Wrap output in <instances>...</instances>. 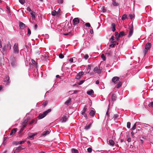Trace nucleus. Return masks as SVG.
I'll use <instances>...</instances> for the list:
<instances>
[{
  "instance_id": "nucleus-1",
  "label": "nucleus",
  "mask_w": 153,
  "mask_h": 153,
  "mask_svg": "<svg viewBox=\"0 0 153 153\" xmlns=\"http://www.w3.org/2000/svg\"><path fill=\"white\" fill-rule=\"evenodd\" d=\"M11 47V45L10 42H9L7 44L5 45L4 47L2 48L1 52L3 55L6 54L7 52L10 50Z\"/></svg>"
},
{
  "instance_id": "nucleus-2",
  "label": "nucleus",
  "mask_w": 153,
  "mask_h": 153,
  "mask_svg": "<svg viewBox=\"0 0 153 153\" xmlns=\"http://www.w3.org/2000/svg\"><path fill=\"white\" fill-rule=\"evenodd\" d=\"M13 53L16 56L19 54V44L17 43H14L13 47Z\"/></svg>"
},
{
  "instance_id": "nucleus-3",
  "label": "nucleus",
  "mask_w": 153,
  "mask_h": 153,
  "mask_svg": "<svg viewBox=\"0 0 153 153\" xmlns=\"http://www.w3.org/2000/svg\"><path fill=\"white\" fill-rule=\"evenodd\" d=\"M10 64L11 66L13 68H15L16 66L17 63L16 58L14 56L12 55L10 57Z\"/></svg>"
},
{
  "instance_id": "nucleus-4",
  "label": "nucleus",
  "mask_w": 153,
  "mask_h": 153,
  "mask_svg": "<svg viewBox=\"0 0 153 153\" xmlns=\"http://www.w3.org/2000/svg\"><path fill=\"white\" fill-rule=\"evenodd\" d=\"M51 111V109H49L46 111L44 112L43 114H40L38 116V118L39 119H42L47 114Z\"/></svg>"
},
{
  "instance_id": "nucleus-5",
  "label": "nucleus",
  "mask_w": 153,
  "mask_h": 153,
  "mask_svg": "<svg viewBox=\"0 0 153 153\" xmlns=\"http://www.w3.org/2000/svg\"><path fill=\"white\" fill-rule=\"evenodd\" d=\"M102 68H101L100 66H96L94 68V71L96 73H97L98 74H100L101 73L102 70Z\"/></svg>"
},
{
  "instance_id": "nucleus-6",
  "label": "nucleus",
  "mask_w": 153,
  "mask_h": 153,
  "mask_svg": "<svg viewBox=\"0 0 153 153\" xmlns=\"http://www.w3.org/2000/svg\"><path fill=\"white\" fill-rule=\"evenodd\" d=\"M151 44L150 43H147L146 45V47L145 50V54H146L148 51V50L150 49L151 47Z\"/></svg>"
},
{
  "instance_id": "nucleus-7",
  "label": "nucleus",
  "mask_w": 153,
  "mask_h": 153,
  "mask_svg": "<svg viewBox=\"0 0 153 153\" xmlns=\"http://www.w3.org/2000/svg\"><path fill=\"white\" fill-rule=\"evenodd\" d=\"M129 32L128 35V37H131L132 35L133 32V25L132 24L130 27H129Z\"/></svg>"
},
{
  "instance_id": "nucleus-8",
  "label": "nucleus",
  "mask_w": 153,
  "mask_h": 153,
  "mask_svg": "<svg viewBox=\"0 0 153 153\" xmlns=\"http://www.w3.org/2000/svg\"><path fill=\"white\" fill-rule=\"evenodd\" d=\"M9 77L8 76H6L4 79L3 82H4V84H6V85H8L10 83L9 81Z\"/></svg>"
},
{
  "instance_id": "nucleus-9",
  "label": "nucleus",
  "mask_w": 153,
  "mask_h": 153,
  "mask_svg": "<svg viewBox=\"0 0 153 153\" xmlns=\"http://www.w3.org/2000/svg\"><path fill=\"white\" fill-rule=\"evenodd\" d=\"M84 74V72L83 71H81L79 72L76 76V79H79L81 76Z\"/></svg>"
},
{
  "instance_id": "nucleus-10",
  "label": "nucleus",
  "mask_w": 153,
  "mask_h": 153,
  "mask_svg": "<svg viewBox=\"0 0 153 153\" xmlns=\"http://www.w3.org/2000/svg\"><path fill=\"white\" fill-rule=\"evenodd\" d=\"M73 25H75L79 23V20L78 18H75L73 19Z\"/></svg>"
},
{
  "instance_id": "nucleus-11",
  "label": "nucleus",
  "mask_w": 153,
  "mask_h": 153,
  "mask_svg": "<svg viewBox=\"0 0 153 153\" xmlns=\"http://www.w3.org/2000/svg\"><path fill=\"white\" fill-rule=\"evenodd\" d=\"M120 78L117 76L114 77L112 79V81L114 83H116L117 82L119 81Z\"/></svg>"
},
{
  "instance_id": "nucleus-12",
  "label": "nucleus",
  "mask_w": 153,
  "mask_h": 153,
  "mask_svg": "<svg viewBox=\"0 0 153 153\" xmlns=\"http://www.w3.org/2000/svg\"><path fill=\"white\" fill-rule=\"evenodd\" d=\"M37 134V133H31L30 135L28 136V138H30L31 140H33L34 139V137Z\"/></svg>"
},
{
  "instance_id": "nucleus-13",
  "label": "nucleus",
  "mask_w": 153,
  "mask_h": 153,
  "mask_svg": "<svg viewBox=\"0 0 153 153\" xmlns=\"http://www.w3.org/2000/svg\"><path fill=\"white\" fill-rule=\"evenodd\" d=\"M19 25L21 29H24L25 28V25L23 22H19Z\"/></svg>"
},
{
  "instance_id": "nucleus-14",
  "label": "nucleus",
  "mask_w": 153,
  "mask_h": 153,
  "mask_svg": "<svg viewBox=\"0 0 153 153\" xmlns=\"http://www.w3.org/2000/svg\"><path fill=\"white\" fill-rule=\"evenodd\" d=\"M50 131L49 130L44 131L41 134V136H45L50 133Z\"/></svg>"
},
{
  "instance_id": "nucleus-15",
  "label": "nucleus",
  "mask_w": 153,
  "mask_h": 153,
  "mask_svg": "<svg viewBox=\"0 0 153 153\" xmlns=\"http://www.w3.org/2000/svg\"><path fill=\"white\" fill-rule=\"evenodd\" d=\"M112 4L113 6H118L119 5V4L115 0H112Z\"/></svg>"
},
{
  "instance_id": "nucleus-16",
  "label": "nucleus",
  "mask_w": 153,
  "mask_h": 153,
  "mask_svg": "<svg viewBox=\"0 0 153 153\" xmlns=\"http://www.w3.org/2000/svg\"><path fill=\"white\" fill-rule=\"evenodd\" d=\"M71 101V98H69L68 100H67L65 103V104L67 105H69Z\"/></svg>"
},
{
  "instance_id": "nucleus-17",
  "label": "nucleus",
  "mask_w": 153,
  "mask_h": 153,
  "mask_svg": "<svg viewBox=\"0 0 153 153\" xmlns=\"http://www.w3.org/2000/svg\"><path fill=\"white\" fill-rule=\"evenodd\" d=\"M30 14L31 15L33 19H34L35 18L36 13L33 11L32 10L30 12Z\"/></svg>"
},
{
  "instance_id": "nucleus-18",
  "label": "nucleus",
  "mask_w": 153,
  "mask_h": 153,
  "mask_svg": "<svg viewBox=\"0 0 153 153\" xmlns=\"http://www.w3.org/2000/svg\"><path fill=\"white\" fill-rule=\"evenodd\" d=\"M95 111L94 110H91L90 113L89 115L91 117H93L95 114Z\"/></svg>"
},
{
  "instance_id": "nucleus-19",
  "label": "nucleus",
  "mask_w": 153,
  "mask_h": 153,
  "mask_svg": "<svg viewBox=\"0 0 153 153\" xmlns=\"http://www.w3.org/2000/svg\"><path fill=\"white\" fill-rule=\"evenodd\" d=\"M114 38V36H111V38L110 39V41L111 43H114L115 42V41Z\"/></svg>"
},
{
  "instance_id": "nucleus-20",
  "label": "nucleus",
  "mask_w": 153,
  "mask_h": 153,
  "mask_svg": "<svg viewBox=\"0 0 153 153\" xmlns=\"http://www.w3.org/2000/svg\"><path fill=\"white\" fill-rule=\"evenodd\" d=\"M17 130V128H15L12 130L10 134V135H12L13 134H15L16 131Z\"/></svg>"
},
{
  "instance_id": "nucleus-21",
  "label": "nucleus",
  "mask_w": 153,
  "mask_h": 153,
  "mask_svg": "<svg viewBox=\"0 0 153 153\" xmlns=\"http://www.w3.org/2000/svg\"><path fill=\"white\" fill-rule=\"evenodd\" d=\"M22 149H23V148H22L21 146H19L16 149V150L14 151V153H15L16 152H19Z\"/></svg>"
},
{
  "instance_id": "nucleus-22",
  "label": "nucleus",
  "mask_w": 153,
  "mask_h": 153,
  "mask_svg": "<svg viewBox=\"0 0 153 153\" xmlns=\"http://www.w3.org/2000/svg\"><path fill=\"white\" fill-rule=\"evenodd\" d=\"M68 118L66 116H64L62 119H61V120L62 121L65 122L66 121H67V120Z\"/></svg>"
},
{
  "instance_id": "nucleus-23",
  "label": "nucleus",
  "mask_w": 153,
  "mask_h": 153,
  "mask_svg": "<svg viewBox=\"0 0 153 153\" xmlns=\"http://www.w3.org/2000/svg\"><path fill=\"white\" fill-rule=\"evenodd\" d=\"M111 26L112 27V31L113 32L115 30V25L114 23H112L111 24Z\"/></svg>"
},
{
  "instance_id": "nucleus-24",
  "label": "nucleus",
  "mask_w": 153,
  "mask_h": 153,
  "mask_svg": "<svg viewBox=\"0 0 153 153\" xmlns=\"http://www.w3.org/2000/svg\"><path fill=\"white\" fill-rule=\"evenodd\" d=\"M109 107L108 106V109H107V111L106 114L105 116V118H106L107 117V119H108V117L109 116V114L108 113V112L109 111Z\"/></svg>"
},
{
  "instance_id": "nucleus-25",
  "label": "nucleus",
  "mask_w": 153,
  "mask_h": 153,
  "mask_svg": "<svg viewBox=\"0 0 153 153\" xmlns=\"http://www.w3.org/2000/svg\"><path fill=\"white\" fill-rule=\"evenodd\" d=\"M108 142L109 144L111 146H113L114 144V141L111 139L109 140Z\"/></svg>"
},
{
  "instance_id": "nucleus-26",
  "label": "nucleus",
  "mask_w": 153,
  "mask_h": 153,
  "mask_svg": "<svg viewBox=\"0 0 153 153\" xmlns=\"http://www.w3.org/2000/svg\"><path fill=\"white\" fill-rule=\"evenodd\" d=\"M94 93V91L92 90H91L87 91V93L89 95H91Z\"/></svg>"
},
{
  "instance_id": "nucleus-27",
  "label": "nucleus",
  "mask_w": 153,
  "mask_h": 153,
  "mask_svg": "<svg viewBox=\"0 0 153 153\" xmlns=\"http://www.w3.org/2000/svg\"><path fill=\"white\" fill-rule=\"evenodd\" d=\"M57 14V12L55 10H53L51 12V14L53 16H55Z\"/></svg>"
},
{
  "instance_id": "nucleus-28",
  "label": "nucleus",
  "mask_w": 153,
  "mask_h": 153,
  "mask_svg": "<svg viewBox=\"0 0 153 153\" xmlns=\"http://www.w3.org/2000/svg\"><path fill=\"white\" fill-rule=\"evenodd\" d=\"M91 124H90L86 126L85 128V129L86 130L89 129L91 127Z\"/></svg>"
},
{
  "instance_id": "nucleus-29",
  "label": "nucleus",
  "mask_w": 153,
  "mask_h": 153,
  "mask_svg": "<svg viewBox=\"0 0 153 153\" xmlns=\"http://www.w3.org/2000/svg\"><path fill=\"white\" fill-rule=\"evenodd\" d=\"M71 152L72 153H78V151L77 150L74 149H71Z\"/></svg>"
},
{
  "instance_id": "nucleus-30",
  "label": "nucleus",
  "mask_w": 153,
  "mask_h": 153,
  "mask_svg": "<svg viewBox=\"0 0 153 153\" xmlns=\"http://www.w3.org/2000/svg\"><path fill=\"white\" fill-rule=\"evenodd\" d=\"M127 15L126 14H123L122 17V19L123 21L125 20L126 18H127Z\"/></svg>"
},
{
  "instance_id": "nucleus-31",
  "label": "nucleus",
  "mask_w": 153,
  "mask_h": 153,
  "mask_svg": "<svg viewBox=\"0 0 153 153\" xmlns=\"http://www.w3.org/2000/svg\"><path fill=\"white\" fill-rule=\"evenodd\" d=\"M119 34L120 35L119 36H120V37H123L125 35L124 32L123 31L120 32Z\"/></svg>"
},
{
  "instance_id": "nucleus-32",
  "label": "nucleus",
  "mask_w": 153,
  "mask_h": 153,
  "mask_svg": "<svg viewBox=\"0 0 153 153\" xmlns=\"http://www.w3.org/2000/svg\"><path fill=\"white\" fill-rule=\"evenodd\" d=\"M122 85V83L120 82H119L117 84L116 87L117 88H119Z\"/></svg>"
},
{
  "instance_id": "nucleus-33",
  "label": "nucleus",
  "mask_w": 153,
  "mask_h": 153,
  "mask_svg": "<svg viewBox=\"0 0 153 153\" xmlns=\"http://www.w3.org/2000/svg\"><path fill=\"white\" fill-rule=\"evenodd\" d=\"M31 34V31L28 27L27 28V36H29Z\"/></svg>"
},
{
  "instance_id": "nucleus-34",
  "label": "nucleus",
  "mask_w": 153,
  "mask_h": 153,
  "mask_svg": "<svg viewBox=\"0 0 153 153\" xmlns=\"http://www.w3.org/2000/svg\"><path fill=\"white\" fill-rule=\"evenodd\" d=\"M116 97L115 95L113 94L112 96L111 99L113 101H114L116 100Z\"/></svg>"
},
{
  "instance_id": "nucleus-35",
  "label": "nucleus",
  "mask_w": 153,
  "mask_h": 153,
  "mask_svg": "<svg viewBox=\"0 0 153 153\" xmlns=\"http://www.w3.org/2000/svg\"><path fill=\"white\" fill-rule=\"evenodd\" d=\"M83 45L85 46L88 47L89 46V44L88 42H85Z\"/></svg>"
},
{
  "instance_id": "nucleus-36",
  "label": "nucleus",
  "mask_w": 153,
  "mask_h": 153,
  "mask_svg": "<svg viewBox=\"0 0 153 153\" xmlns=\"http://www.w3.org/2000/svg\"><path fill=\"white\" fill-rule=\"evenodd\" d=\"M119 117V116L117 114H114V120H115L116 119H117V118H118Z\"/></svg>"
},
{
  "instance_id": "nucleus-37",
  "label": "nucleus",
  "mask_w": 153,
  "mask_h": 153,
  "mask_svg": "<svg viewBox=\"0 0 153 153\" xmlns=\"http://www.w3.org/2000/svg\"><path fill=\"white\" fill-rule=\"evenodd\" d=\"M130 18L131 19H132L134 18V15H132L131 14H130L129 15Z\"/></svg>"
},
{
  "instance_id": "nucleus-38",
  "label": "nucleus",
  "mask_w": 153,
  "mask_h": 153,
  "mask_svg": "<svg viewBox=\"0 0 153 153\" xmlns=\"http://www.w3.org/2000/svg\"><path fill=\"white\" fill-rule=\"evenodd\" d=\"M101 57L103 61H105L106 60V57L104 54H102L101 56Z\"/></svg>"
},
{
  "instance_id": "nucleus-39",
  "label": "nucleus",
  "mask_w": 153,
  "mask_h": 153,
  "mask_svg": "<svg viewBox=\"0 0 153 153\" xmlns=\"http://www.w3.org/2000/svg\"><path fill=\"white\" fill-rule=\"evenodd\" d=\"M131 123L130 122L127 123V127L128 128H130L131 127Z\"/></svg>"
},
{
  "instance_id": "nucleus-40",
  "label": "nucleus",
  "mask_w": 153,
  "mask_h": 153,
  "mask_svg": "<svg viewBox=\"0 0 153 153\" xmlns=\"http://www.w3.org/2000/svg\"><path fill=\"white\" fill-rule=\"evenodd\" d=\"M91 68V66L90 65H88V67L87 68V71H88V73H89Z\"/></svg>"
},
{
  "instance_id": "nucleus-41",
  "label": "nucleus",
  "mask_w": 153,
  "mask_h": 153,
  "mask_svg": "<svg viewBox=\"0 0 153 153\" xmlns=\"http://www.w3.org/2000/svg\"><path fill=\"white\" fill-rule=\"evenodd\" d=\"M120 35L119 33L118 32H116L115 33V35L116 37H120V36H119Z\"/></svg>"
},
{
  "instance_id": "nucleus-42",
  "label": "nucleus",
  "mask_w": 153,
  "mask_h": 153,
  "mask_svg": "<svg viewBox=\"0 0 153 153\" xmlns=\"http://www.w3.org/2000/svg\"><path fill=\"white\" fill-rule=\"evenodd\" d=\"M19 2L22 4H23L25 2V0H19Z\"/></svg>"
},
{
  "instance_id": "nucleus-43",
  "label": "nucleus",
  "mask_w": 153,
  "mask_h": 153,
  "mask_svg": "<svg viewBox=\"0 0 153 153\" xmlns=\"http://www.w3.org/2000/svg\"><path fill=\"white\" fill-rule=\"evenodd\" d=\"M136 123H135L134 125H133V127L131 128V130H135L136 129Z\"/></svg>"
},
{
  "instance_id": "nucleus-44",
  "label": "nucleus",
  "mask_w": 153,
  "mask_h": 153,
  "mask_svg": "<svg viewBox=\"0 0 153 153\" xmlns=\"http://www.w3.org/2000/svg\"><path fill=\"white\" fill-rule=\"evenodd\" d=\"M85 26L87 27H91V26L90 24L89 23H86L85 25Z\"/></svg>"
},
{
  "instance_id": "nucleus-45",
  "label": "nucleus",
  "mask_w": 153,
  "mask_h": 153,
  "mask_svg": "<svg viewBox=\"0 0 153 153\" xmlns=\"http://www.w3.org/2000/svg\"><path fill=\"white\" fill-rule=\"evenodd\" d=\"M59 57L60 59H63L64 57V56L62 53H60L59 55Z\"/></svg>"
},
{
  "instance_id": "nucleus-46",
  "label": "nucleus",
  "mask_w": 153,
  "mask_h": 153,
  "mask_svg": "<svg viewBox=\"0 0 153 153\" xmlns=\"http://www.w3.org/2000/svg\"><path fill=\"white\" fill-rule=\"evenodd\" d=\"M57 2L58 3L61 4L63 3V0H58L57 1Z\"/></svg>"
},
{
  "instance_id": "nucleus-47",
  "label": "nucleus",
  "mask_w": 153,
  "mask_h": 153,
  "mask_svg": "<svg viewBox=\"0 0 153 153\" xmlns=\"http://www.w3.org/2000/svg\"><path fill=\"white\" fill-rule=\"evenodd\" d=\"M88 108V107L87 106H85L84 108H83V110H82L83 111H84L85 112H86L87 111V110Z\"/></svg>"
},
{
  "instance_id": "nucleus-48",
  "label": "nucleus",
  "mask_w": 153,
  "mask_h": 153,
  "mask_svg": "<svg viewBox=\"0 0 153 153\" xmlns=\"http://www.w3.org/2000/svg\"><path fill=\"white\" fill-rule=\"evenodd\" d=\"M32 62L33 64H34L37 67V63L36 62H35V61L33 60H32Z\"/></svg>"
},
{
  "instance_id": "nucleus-49",
  "label": "nucleus",
  "mask_w": 153,
  "mask_h": 153,
  "mask_svg": "<svg viewBox=\"0 0 153 153\" xmlns=\"http://www.w3.org/2000/svg\"><path fill=\"white\" fill-rule=\"evenodd\" d=\"M87 151L88 152H89V153H90L92 151V149L90 147H89V148H88V149H87Z\"/></svg>"
},
{
  "instance_id": "nucleus-50",
  "label": "nucleus",
  "mask_w": 153,
  "mask_h": 153,
  "mask_svg": "<svg viewBox=\"0 0 153 153\" xmlns=\"http://www.w3.org/2000/svg\"><path fill=\"white\" fill-rule=\"evenodd\" d=\"M84 81H85V80H81L79 81V82L78 84L79 85H81L84 83Z\"/></svg>"
},
{
  "instance_id": "nucleus-51",
  "label": "nucleus",
  "mask_w": 153,
  "mask_h": 153,
  "mask_svg": "<svg viewBox=\"0 0 153 153\" xmlns=\"http://www.w3.org/2000/svg\"><path fill=\"white\" fill-rule=\"evenodd\" d=\"M89 56L88 54H86L85 55V56H84V58L85 59H87L88 58Z\"/></svg>"
},
{
  "instance_id": "nucleus-52",
  "label": "nucleus",
  "mask_w": 153,
  "mask_h": 153,
  "mask_svg": "<svg viewBox=\"0 0 153 153\" xmlns=\"http://www.w3.org/2000/svg\"><path fill=\"white\" fill-rule=\"evenodd\" d=\"M27 10L30 12L32 11L29 7H27Z\"/></svg>"
},
{
  "instance_id": "nucleus-53",
  "label": "nucleus",
  "mask_w": 153,
  "mask_h": 153,
  "mask_svg": "<svg viewBox=\"0 0 153 153\" xmlns=\"http://www.w3.org/2000/svg\"><path fill=\"white\" fill-rule=\"evenodd\" d=\"M69 61L70 63L73 62V58H70Z\"/></svg>"
},
{
  "instance_id": "nucleus-54",
  "label": "nucleus",
  "mask_w": 153,
  "mask_h": 153,
  "mask_svg": "<svg viewBox=\"0 0 153 153\" xmlns=\"http://www.w3.org/2000/svg\"><path fill=\"white\" fill-rule=\"evenodd\" d=\"M90 32L91 34H93V31L92 29H90Z\"/></svg>"
},
{
  "instance_id": "nucleus-55",
  "label": "nucleus",
  "mask_w": 153,
  "mask_h": 153,
  "mask_svg": "<svg viewBox=\"0 0 153 153\" xmlns=\"http://www.w3.org/2000/svg\"><path fill=\"white\" fill-rule=\"evenodd\" d=\"M127 141L128 142H130L131 141V138L130 137H128L127 139Z\"/></svg>"
},
{
  "instance_id": "nucleus-56",
  "label": "nucleus",
  "mask_w": 153,
  "mask_h": 153,
  "mask_svg": "<svg viewBox=\"0 0 153 153\" xmlns=\"http://www.w3.org/2000/svg\"><path fill=\"white\" fill-rule=\"evenodd\" d=\"M149 106H151V107H153V102H151L149 104Z\"/></svg>"
},
{
  "instance_id": "nucleus-57",
  "label": "nucleus",
  "mask_w": 153,
  "mask_h": 153,
  "mask_svg": "<svg viewBox=\"0 0 153 153\" xmlns=\"http://www.w3.org/2000/svg\"><path fill=\"white\" fill-rule=\"evenodd\" d=\"M47 104V103L46 102H43V105L44 106H46V105Z\"/></svg>"
},
{
  "instance_id": "nucleus-58",
  "label": "nucleus",
  "mask_w": 153,
  "mask_h": 153,
  "mask_svg": "<svg viewBox=\"0 0 153 153\" xmlns=\"http://www.w3.org/2000/svg\"><path fill=\"white\" fill-rule=\"evenodd\" d=\"M25 142V141H20V143H19V144H23Z\"/></svg>"
},
{
  "instance_id": "nucleus-59",
  "label": "nucleus",
  "mask_w": 153,
  "mask_h": 153,
  "mask_svg": "<svg viewBox=\"0 0 153 153\" xmlns=\"http://www.w3.org/2000/svg\"><path fill=\"white\" fill-rule=\"evenodd\" d=\"M37 24H36L35 25V26H34V28L35 30L37 28Z\"/></svg>"
},
{
  "instance_id": "nucleus-60",
  "label": "nucleus",
  "mask_w": 153,
  "mask_h": 153,
  "mask_svg": "<svg viewBox=\"0 0 153 153\" xmlns=\"http://www.w3.org/2000/svg\"><path fill=\"white\" fill-rule=\"evenodd\" d=\"M74 91V92L73 94H76L77 93H78V91H77V90H75V91Z\"/></svg>"
},
{
  "instance_id": "nucleus-61",
  "label": "nucleus",
  "mask_w": 153,
  "mask_h": 153,
  "mask_svg": "<svg viewBox=\"0 0 153 153\" xmlns=\"http://www.w3.org/2000/svg\"><path fill=\"white\" fill-rule=\"evenodd\" d=\"M24 129H23V128H21L20 129V130L19 131V133H20L21 132H22V131Z\"/></svg>"
},
{
  "instance_id": "nucleus-62",
  "label": "nucleus",
  "mask_w": 153,
  "mask_h": 153,
  "mask_svg": "<svg viewBox=\"0 0 153 153\" xmlns=\"http://www.w3.org/2000/svg\"><path fill=\"white\" fill-rule=\"evenodd\" d=\"M7 13L8 14H10V10H7Z\"/></svg>"
},
{
  "instance_id": "nucleus-63",
  "label": "nucleus",
  "mask_w": 153,
  "mask_h": 153,
  "mask_svg": "<svg viewBox=\"0 0 153 153\" xmlns=\"http://www.w3.org/2000/svg\"><path fill=\"white\" fill-rule=\"evenodd\" d=\"M99 81L98 80H97L96 81V83L97 84H99Z\"/></svg>"
},
{
  "instance_id": "nucleus-64",
  "label": "nucleus",
  "mask_w": 153,
  "mask_h": 153,
  "mask_svg": "<svg viewBox=\"0 0 153 153\" xmlns=\"http://www.w3.org/2000/svg\"><path fill=\"white\" fill-rule=\"evenodd\" d=\"M34 120H32L30 123V124H32L34 122Z\"/></svg>"
}]
</instances>
